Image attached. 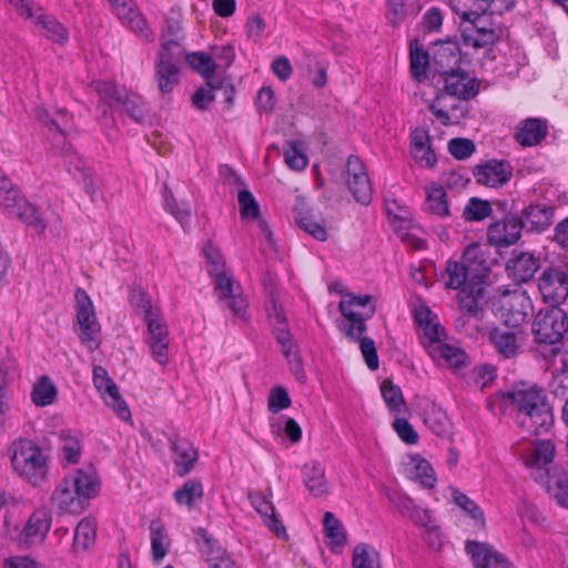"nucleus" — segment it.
<instances>
[{"label":"nucleus","mask_w":568,"mask_h":568,"mask_svg":"<svg viewBox=\"0 0 568 568\" xmlns=\"http://www.w3.org/2000/svg\"><path fill=\"white\" fill-rule=\"evenodd\" d=\"M494 403L499 406L503 414H514L519 427L528 434H542L554 423L552 410L546 395L536 386H515L509 392L498 393Z\"/></svg>","instance_id":"nucleus-1"},{"label":"nucleus","mask_w":568,"mask_h":568,"mask_svg":"<svg viewBox=\"0 0 568 568\" xmlns=\"http://www.w3.org/2000/svg\"><path fill=\"white\" fill-rule=\"evenodd\" d=\"M100 478L92 467L68 474L52 494L53 504L64 513L80 514L100 491Z\"/></svg>","instance_id":"nucleus-2"},{"label":"nucleus","mask_w":568,"mask_h":568,"mask_svg":"<svg viewBox=\"0 0 568 568\" xmlns=\"http://www.w3.org/2000/svg\"><path fill=\"white\" fill-rule=\"evenodd\" d=\"M10 459L13 470L31 485H39L48 477L49 456L30 439L13 442L10 447Z\"/></svg>","instance_id":"nucleus-3"},{"label":"nucleus","mask_w":568,"mask_h":568,"mask_svg":"<svg viewBox=\"0 0 568 568\" xmlns=\"http://www.w3.org/2000/svg\"><path fill=\"white\" fill-rule=\"evenodd\" d=\"M0 206L9 217L19 219L38 233L44 232L47 224L41 213L28 202L11 180H0Z\"/></svg>","instance_id":"nucleus-4"},{"label":"nucleus","mask_w":568,"mask_h":568,"mask_svg":"<svg viewBox=\"0 0 568 568\" xmlns=\"http://www.w3.org/2000/svg\"><path fill=\"white\" fill-rule=\"evenodd\" d=\"M339 311L346 322L341 325V329L353 342H356L366 331V320L375 313L372 303V296L346 294L339 302Z\"/></svg>","instance_id":"nucleus-5"},{"label":"nucleus","mask_w":568,"mask_h":568,"mask_svg":"<svg viewBox=\"0 0 568 568\" xmlns=\"http://www.w3.org/2000/svg\"><path fill=\"white\" fill-rule=\"evenodd\" d=\"M497 314L508 327H519L534 315V305L521 287L505 290L494 303Z\"/></svg>","instance_id":"nucleus-6"},{"label":"nucleus","mask_w":568,"mask_h":568,"mask_svg":"<svg viewBox=\"0 0 568 568\" xmlns=\"http://www.w3.org/2000/svg\"><path fill=\"white\" fill-rule=\"evenodd\" d=\"M93 85L100 100L109 108L126 112L136 122L144 119V103L139 94L129 92L109 81H97Z\"/></svg>","instance_id":"nucleus-7"},{"label":"nucleus","mask_w":568,"mask_h":568,"mask_svg":"<svg viewBox=\"0 0 568 568\" xmlns=\"http://www.w3.org/2000/svg\"><path fill=\"white\" fill-rule=\"evenodd\" d=\"M518 454L536 483H540L545 478L547 479L552 468L559 467L558 465H552L556 456V446L549 439L532 440Z\"/></svg>","instance_id":"nucleus-8"},{"label":"nucleus","mask_w":568,"mask_h":568,"mask_svg":"<svg viewBox=\"0 0 568 568\" xmlns=\"http://www.w3.org/2000/svg\"><path fill=\"white\" fill-rule=\"evenodd\" d=\"M462 19L469 24L463 28L464 44L475 49L494 44L505 34L504 29L489 22V16L477 12H463Z\"/></svg>","instance_id":"nucleus-9"},{"label":"nucleus","mask_w":568,"mask_h":568,"mask_svg":"<svg viewBox=\"0 0 568 568\" xmlns=\"http://www.w3.org/2000/svg\"><path fill=\"white\" fill-rule=\"evenodd\" d=\"M77 302V323L80 328V339L90 352L100 346L101 327L97 320L93 303L83 288H78L74 294Z\"/></svg>","instance_id":"nucleus-10"},{"label":"nucleus","mask_w":568,"mask_h":568,"mask_svg":"<svg viewBox=\"0 0 568 568\" xmlns=\"http://www.w3.org/2000/svg\"><path fill=\"white\" fill-rule=\"evenodd\" d=\"M181 48L178 42L163 44L155 65V81L162 93H170L179 82Z\"/></svg>","instance_id":"nucleus-11"},{"label":"nucleus","mask_w":568,"mask_h":568,"mask_svg":"<svg viewBox=\"0 0 568 568\" xmlns=\"http://www.w3.org/2000/svg\"><path fill=\"white\" fill-rule=\"evenodd\" d=\"M210 276L213 278L214 292L217 300L224 302L234 316L246 321L247 302L240 284L234 281L232 274L223 270Z\"/></svg>","instance_id":"nucleus-12"},{"label":"nucleus","mask_w":568,"mask_h":568,"mask_svg":"<svg viewBox=\"0 0 568 568\" xmlns=\"http://www.w3.org/2000/svg\"><path fill=\"white\" fill-rule=\"evenodd\" d=\"M567 316L558 307L541 310L536 315L531 331L539 343L556 344L564 338Z\"/></svg>","instance_id":"nucleus-13"},{"label":"nucleus","mask_w":568,"mask_h":568,"mask_svg":"<svg viewBox=\"0 0 568 568\" xmlns=\"http://www.w3.org/2000/svg\"><path fill=\"white\" fill-rule=\"evenodd\" d=\"M93 384L100 393L105 405L111 408L122 420L131 418V410L120 394L119 387L109 376L106 369L102 366L93 367Z\"/></svg>","instance_id":"nucleus-14"},{"label":"nucleus","mask_w":568,"mask_h":568,"mask_svg":"<svg viewBox=\"0 0 568 568\" xmlns=\"http://www.w3.org/2000/svg\"><path fill=\"white\" fill-rule=\"evenodd\" d=\"M538 288L546 303L556 307L568 297V274L564 270L550 267L545 270L538 282Z\"/></svg>","instance_id":"nucleus-15"},{"label":"nucleus","mask_w":568,"mask_h":568,"mask_svg":"<svg viewBox=\"0 0 568 568\" xmlns=\"http://www.w3.org/2000/svg\"><path fill=\"white\" fill-rule=\"evenodd\" d=\"M114 14L123 26L146 41L153 39V34L141 11L132 0H109Z\"/></svg>","instance_id":"nucleus-16"},{"label":"nucleus","mask_w":568,"mask_h":568,"mask_svg":"<svg viewBox=\"0 0 568 568\" xmlns=\"http://www.w3.org/2000/svg\"><path fill=\"white\" fill-rule=\"evenodd\" d=\"M465 550L475 568H513L509 560L487 542L467 540Z\"/></svg>","instance_id":"nucleus-17"},{"label":"nucleus","mask_w":568,"mask_h":568,"mask_svg":"<svg viewBox=\"0 0 568 568\" xmlns=\"http://www.w3.org/2000/svg\"><path fill=\"white\" fill-rule=\"evenodd\" d=\"M460 261L467 266L471 275L470 284L486 285V277L490 271V260L487 256V247L477 243L469 244Z\"/></svg>","instance_id":"nucleus-18"},{"label":"nucleus","mask_w":568,"mask_h":568,"mask_svg":"<svg viewBox=\"0 0 568 568\" xmlns=\"http://www.w3.org/2000/svg\"><path fill=\"white\" fill-rule=\"evenodd\" d=\"M247 498L253 508L262 516L264 525L277 537H286V529L275 513L271 500L272 491L268 495L258 490L248 491Z\"/></svg>","instance_id":"nucleus-19"},{"label":"nucleus","mask_w":568,"mask_h":568,"mask_svg":"<svg viewBox=\"0 0 568 568\" xmlns=\"http://www.w3.org/2000/svg\"><path fill=\"white\" fill-rule=\"evenodd\" d=\"M520 219L511 216L491 224L487 232L488 242L497 247L515 244L523 231Z\"/></svg>","instance_id":"nucleus-20"},{"label":"nucleus","mask_w":568,"mask_h":568,"mask_svg":"<svg viewBox=\"0 0 568 568\" xmlns=\"http://www.w3.org/2000/svg\"><path fill=\"white\" fill-rule=\"evenodd\" d=\"M487 285L470 284L469 288H463L458 293L459 313L470 316L473 320H483L485 310L483 302Z\"/></svg>","instance_id":"nucleus-21"},{"label":"nucleus","mask_w":568,"mask_h":568,"mask_svg":"<svg viewBox=\"0 0 568 568\" xmlns=\"http://www.w3.org/2000/svg\"><path fill=\"white\" fill-rule=\"evenodd\" d=\"M539 267V258L529 252H514L507 262L509 276L520 283L530 281Z\"/></svg>","instance_id":"nucleus-22"},{"label":"nucleus","mask_w":568,"mask_h":568,"mask_svg":"<svg viewBox=\"0 0 568 568\" xmlns=\"http://www.w3.org/2000/svg\"><path fill=\"white\" fill-rule=\"evenodd\" d=\"M444 88L449 95L468 100L478 93L479 82L466 72L453 71L446 74Z\"/></svg>","instance_id":"nucleus-23"},{"label":"nucleus","mask_w":568,"mask_h":568,"mask_svg":"<svg viewBox=\"0 0 568 568\" xmlns=\"http://www.w3.org/2000/svg\"><path fill=\"white\" fill-rule=\"evenodd\" d=\"M554 207L544 203H531L521 212L523 227L529 231L542 232L554 222Z\"/></svg>","instance_id":"nucleus-24"},{"label":"nucleus","mask_w":568,"mask_h":568,"mask_svg":"<svg viewBox=\"0 0 568 568\" xmlns=\"http://www.w3.org/2000/svg\"><path fill=\"white\" fill-rule=\"evenodd\" d=\"M173 463L180 476L189 474L199 459L197 449L185 438H175L171 442Z\"/></svg>","instance_id":"nucleus-25"},{"label":"nucleus","mask_w":568,"mask_h":568,"mask_svg":"<svg viewBox=\"0 0 568 568\" xmlns=\"http://www.w3.org/2000/svg\"><path fill=\"white\" fill-rule=\"evenodd\" d=\"M548 134V123L544 119L529 118L518 125L515 139L521 146H535Z\"/></svg>","instance_id":"nucleus-26"},{"label":"nucleus","mask_w":568,"mask_h":568,"mask_svg":"<svg viewBox=\"0 0 568 568\" xmlns=\"http://www.w3.org/2000/svg\"><path fill=\"white\" fill-rule=\"evenodd\" d=\"M410 152L414 159L425 166H433L436 161V154L430 145L428 130L416 128L410 133Z\"/></svg>","instance_id":"nucleus-27"},{"label":"nucleus","mask_w":568,"mask_h":568,"mask_svg":"<svg viewBox=\"0 0 568 568\" xmlns=\"http://www.w3.org/2000/svg\"><path fill=\"white\" fill-rule=\"evenodd\" d=\"M471 275L467 266L459 260H448L445 270L440 275V282L446 290L462 291L469 288Z\"/></svg>","instance_id":"nucleus-28"},{"label":"nucleus","mask_w":568,"mask_h":568,"mask_svg":"<svg viewBox=\"0 0 568 568\" xmlns=\"http://www.w3.org/2000/svg\"><path fill=\"white\" fill-rule=\"evenodd\" d=\"M539 484L544 486L547 493L564 508H568V474L560 467H554Z\"/></svg>","instance_id":"nucleus-29"},{"label":"nucleus","mask_w":568,"mask_h":568,"mask_svg":"<svg viewBox=\"0 0 568 568\" xmlns=\"http://www.w3.org/2000/svg\"><path fill=\"white\" fill-rule=\"evenodd\" d=\"M303 480L308 491L320 497L328 491L325 469L320 462L306 463L303 467Z\"/></svg>","instance_id":"nucleus-30"},{"label":"nucleus","mask_w":568,"mask_h":568,"mask_svg":"<svg viewBox=\"0 0 568 568\" xmlns=\"http://www.w3.org/2000/svg\"><path fill=\"white\" fill-rule=\"evenodd\" d=\"M426 200L424 209L430 214L438 215L440 217L449 216V206L446 199L445 189L437 182H432L425 189Z\"/></svg>","instance_id":"nucleus-31"},{"label":"nucleus","mask_w":568,"mask_h":568,"mask_svg":"<svg viewBox=\"0 0 568 568\" xmlns=\"http://www.w3.org/2000/svg\"><path fill=\"white\" fill-rule=\"evenodd\" d=\"M33 23L41 27L45 31L44 36L55 43L63 44L69 40L67 28L52 16L44 13L42 9H39Z\"/></svg>","instance_id":"nucleus-32"},{"label":"nucleus","mask_w":568,"mask_h":568,"mask_svg":"<svg viewBox=\"0 0 568 568\" xmlns=\"http://www.w3.org/2000/svg\"><path fill=\"white\" fill-rule=\"evenodd\" d=\"M51 520L45 510H36L29 518L24 529L23 537L27 542L32 544L43 539L49 531Z\"/></svg>","instance_id":"nucleus-33"},{"label":"nucleus","mask_w":568,"mask_h":568,"mask_svg":"<svg viewBox=\"0 0 568 568\" xmlns=\"http://www.w3.org/2000/svg\"><path fill=\"white\" fill-rule=\"evenodd\" d=\"M489 341L496 351L506 358L514 357L518 353L519 344L516 334L501 328H494L489 333Z\"/></svg>","instance_id":"nucleus-34"},{"label":"nucleus","mask_w":568,"mask_h":568,"mask_svg":"<svg viewBox=\"0 0 568 568\" xmlns=\"http://www.w3.org/2000/svg\"><path fill=\"white\" fill-rule=\"evenodd\" d=\"M428 353L435 359H443L445 364L458 368L466 362V353L456 346L440 343L428 346Z\"/></svg>","instance_id":"nucleus-35"},{"label":"nucleus","mask_w":568,"mask_h":568,"mask_svg":"<svg viewBox=\"0 0 568 568\" xmlns=\"http://www.w3.org/2000/svg\"><path fill=\"white\" fill-rule=\"evenodd\" d=\"M204 495V488L200 480L189 479L183 486L175 490L174 500L180 506H185L189 510L201 501Z\"/></svg>","instance_id":"nucleus-36"},{"label":"nucleus","mask_w":568,"mask_h":568,"mask_svg":"<svg viewBox=\"0 0 568 568\" xmlns=\"http://www.w3.org/2000/svg\"><path fill=\"white\" fill-rule=\"evenodd\" d=\"M150 539L152 558L156 564H160L166 556L170 548V539L161 523H151Z\"/></svg>","instance_id":"nucleus-37"},{"label":"nucleus","mask_w":568,"mask_h":568,"mask_svg":"<svg viewBox=\"0 0 568 568\" xmlns=\"http://www.w3.org/2000/svg\"><path fill=\"white\" fill-rule=\"evenodd\" d=\"M473 173L477 178H511L513 168L506 160L490 159L475 165Z\"/></svg>","instance_id":"nucleus-38"},{"label":"nucleus","mask_w":568,"mask_h":568,"mask_svg":"<svg viewBox=\"0 0 568 568\" xmlns=\"http://www.w3.org/2000/svg\"><path fill=\"white\" fill-rule=\"evenodd\" d=\"M97 536V520L94 517H85L75 528L73 546L75 550H87L94 544Z\"/></svg>","instance_id":"nucleus-39"},{"label":"nucleus","mask_w":568,"mask_h":568,"mask_svg":"<svg viewBox=\"0 0 568 568\" xmlns=\"http://www.w3.org/2000/svg\"><path fill=\"white\" fill-rule=\"evenodd\" d=\"M450 495L454 503L475 521L477 527H485L484 511L475 500L470 499L466 494L455 487L450 488Z\"/></svg>","instance_id":"nucleus-40"},{"label":"nucleus","mask_w":568,"mask_h":568,"mask_svg":"<svg viewBox=\"0 0 568 568\" xmlns=\"http://www.w3.org/2000/svg\"><path fill=\"white\" fill-rule=\"evenodd\" d=\"M58 390L48 376L40 377L32 387L31 398L36 406L45 407L57 398Z\"/></svg>","instance_id":"nucleus-41"},{"label":"nucleus","mask_w":568,"mask_h":568,"mask_svg":"<svg viewBox=\"0 0 568 568\" xmlns=\"http://www.w3.org/2000/svg\"><path fill=\"white\" fill-rule=\"evenodd\" d=\"M410 72L414 79L423 81L427 78V70L429 64V54L417 40L410 42Z\"/></svg>","instance_id":"nucleus-42"},{"label":"nucleus","mask_w":568,"mask_h":568,"mask_svg":"<svg viewBox=\"0 0 568 568\" xmlns=\"http://www.w3.org/2000/svg\"><path fill=\"white\" fill-rule=\"evenodd\" d=\"M323 525L325 536L329 539L331 548L333 550H335V547L342 548L346 544L347 537L341 520L337 519L333 513L326 511L324 515Z\"/></svg>","instance_id":"nucleus-43"},{"label":"nucleus","mask_w":568,"mask_h":568,"mask_svg":"<svg viewBox=\"0 0 568 568\" xmlns=\"http://www.w3.org/2000/svg\"><path fill=\"white\" fill-rule=\"evenodd\" d=\"M163 189L164 210L174 216V219L182 225V227H185L191 219L190 206L185 202L178 203L166 184H163Z\"/></svg>","instance_id":"nucleus-44"},{"label":"nucleus","mask_w":568,"mask_h":568,"mask_svg":"<svg viewBox=\"0 0 568 568\" xmlns=\"http://www.w3.org/2000/svg\"><path fill=\"white\" fill-rule=\"evenodd\" d=\"M352 566L353 568H379V554L373 546L361 542L353 550Z\"/></svg>","instance_id":"nucleus-45"},{"label":"nucleus","mask_w":568,"mask_h":568,"mask_svg":"<svg viewBox=\"0 0 568 568\" xmlns=\"http://www.w3.org/2000/svg\"><path fill=\"white\" fill-rule=\"evenodd\" d=\"M61 452L67 464H78L82 456V440L80 436L71 433H62Z\"/></svg>","instance_id":"nucleus-46"},{"label":"nucleus","mask_w":568,"mask_h":568,"mask_svg":"<svg viewBox=\"0 0 568 568\" xmlns=\"http://www.w3.org/2000/svg\"><path fill=\"white\" fill-rule=\"evenodd\" d=\"M383 398L392 413L400 414L406 410V404L398 386L389 381H384L381 385Z\"/></svg>","instance_id":"nucleus-47"},{"label":"nucleus","mask_w":568,"mask_h":568,"mask_svg":"<svg viewBox=\"0 0 568 568\" xmlns=\"http://www.w3.org/2000/svg\"><path fill=\"white\" fill-rule=\"evenodd\" d=\"M412 476L425 488H433L437 478L432 465L424 458L413 457Z\"/></svg>","instance_id":"nucleus-48"},{"label":"nucleus","mask_w":568,"mask_h":568,"mask_svg":"<svg viewBox=\"0 0 568 568\" xmlns=\"http://www.w3.org/2000/svg\"><path fill=\"white\" fill-rule=\"evenodd\" d=\"M200 551L209 568L214 567V564H217L220 559H224V557L230 555L217 540L207 535H203Z\"/></svg>","instance_id":"nucleus-49"},{"label":"nucleus","mask_w":568,"mask_h":568,"mask_svg":"<svg viewBox=\"0 0 568 568\" xmlns=\"http://www.w3.org/2000/svg\"><path fill=\"white\" fill-rule=\"evenodd\" d=\"M186 62L202 77L210 79L216 69L214 59L204 52H192L186 55Z\"/></svg>","instance_id":"nucleus-50"},{"label":"nucleus","mask_w":568,"mask_h":568,"mask_svg":"<svg viewBox=\"0 0 568 568\" xmlns=\"http://www.w3.org/2000/svg\"><path fill=\"white\" fill-rule=\"evenodd\" d=\"M424 422L427 427L437 435L447 432L448 418L446 413L438 406L432 405L424 414Z\"/></svg>","instance_id":"nucleus-51"},{"label":"nucleus","mask_w":568,"mask_h":568,"mask_svg":"<svg viewBox=\"0 0 568 568\" xmlns=\"http://www.w3.org/2000/svg\"><path fill=\"white\" fill-rule=\"evenodd\" d=\"M240 214L242 219L257 220L260 217V204L248 190H242L237 194Z\"/></svg>","instance_id":"nucleus-52"},{"label":"nucleus","mask_w":568,"mask_h":568,"mask_svg":"<svg viewBox=\"0 0 568 568\" xmlns=\"http://www.w3.org/2000/svg\"><path fill=\"white\" fill-rule=\"evenodd\" d=\"M284 160L288 168L301 171L307 165V156L300 142H290L284 153Z\"/></svg>","instance_id":"nucleus-53"},{"label":"nucleus","mask_w":568,"mask_h":568,"mask_svg":"<svg viewBox=\"0 0 568 568\" xmlns=\"http://www.w3.org/2000/svg\"><path fill=\"white\" fill-rule=\"evenodd\" d=\"M491 213V206L487 201L471 197L464 209L466 221H481Z\"/></svg>","instance_id":"nucleus-54"},{"label":"nucleus","mask_w":568,"mask_h":568,"mask_svg":"<svg viewBox=\"0 0 568 568\" xmlns=\"http://www.w3.org/2000/svg\"><path fill=\"white\" fill-rule=\"evenodd\" d=\"M407 518L414 521V524L426 528L430 538L435 537L438 542L440 541L439 532L434 525L429 510L416 505Z\"/></svg>","instance_id":"nucleus-55"},{"label":"nucleus","mask_w":568,"mask_h":568,"mask_svg":"<svg viewBox=\"0 0 568 568\" xmlns=\"http://www.w3.org/2000/svg\"><path fill=\"white\" fill-rule=\"evenodd\" d=\"M295 222L303 231L311 234L315 240L322 242L327 240L326 229L311 217L303 215L302 213H297L295 215Z\"/></svg>","instance_id":"nucleus-56"},{"label":"nucleus","mask_w":568,"mask_h":568,"mask_svg":"<svg viewBox=\"0 0 568 568\" xmlns=\"http://www.w3.org/2000/svg\"><path fill=\"white\" fill-rule=\"evenodd\" d=\"M203 254L206 260V268L210 275L226 270L222 254L211 242H207L204 245Z\"/></svg>","instance_id":"nucleus-57"},{"label":"nucleus","mask_w":568,"mask_h":568,"mask_svg":"<svg viewBox=\"0 0 568 568\" xmlns=\"http://www.w3.org/2000/svg\"><path fill=\"white\" fill-rule=\"evenodd\" d=\"M348 189L355 200L362 204H369L373 199L371 180H348Z\"/></svg>","instance_id":"nucleus-58"},{"label":"nucleus","mask_w":568,"mask_h":568,"mask_svg":"<svg viewBox=\"0 0 568 568\" xmlns=\"http://www.w3.org/2000/svg\"><path fill=\"white\" fill-rule=\"evenodd\" d=\"M475 150L476 148L474 142L468 139L455 138L448 142L449 153L458 160H465L469 158L475 152Z\"/></svg>","instance_id":"nucleus-59"},{"label":"nucleus","mask_w":568,"mask_h":568,"mask_svg":"<svg viewBox=\"0 0 568 568\" xmlns=\"http://www.w3.org/2000/svg\"><path fill=\"white\" fill-rule=\"evenodd\" d=\"M292 405V400L286 389L282 386L274 387L268 395V409L272 413H278Z\"/></svg>","instance_id":"nucleus-60"},{"label":"nucleus","mask_w":568,"mask_h":568,"mask_svg":"<svg viewBox=\"0 0 568 568\" xmlns=\"http://www.w3.org/2000/svg\"><path fill=\"white\" fill-rule=\"evenodd\" d=\"M357 341H359L361 353L365 359L367 367L371 371H376L379 366V362L374 341L369 337L362 336Z\"/></svg>","instance_id":"nucleus-61"},{"label":"nucleus","mask_w":568,"mask_h":568,"mask_svg":"<svg viewBox=\"0 0 568 568\" xmlns=\"http://www.w3.org/2000/svg\"><path fill=\"white\" fill-rule=\"evenodd\" d=\"M439 106H442L448 114L453 115L456 123L459 122V119L464 115V108L457 102L456 98L449 95L448 93L438 94L434 99Z\"/></svg>","instance_id":"nucleus-62"},{"label":"nucleus","mask_w":568,"mask_h":568,"mask_svg":"<svg viewBox=\"0 0 568 568\" xmlns=\"http://www.w3.org/2000/svg\"><path fill=\"white\" fill-rule=\"evenodd\" d=\"M393 427L404 443L408 445L417 444L418 434L406 418L396 417L393 423Z\"/></svg>","instance_id":"nucleus-63"},{"label":"nucleus","mask_w":568,"mask_h":568,"mask_svg":"<svg viewBox=\"0 0 568 568\" xmlns=\"http://www.w3.org/2000/svg\"><path fill=\"white\" fill-rule=\"evenodd\" d=\"M266 30V22L260 14H253L248 17L245 31L250 39L254 42L261 41Z\"/></svg>","instance_id":"nucleus-64"}]
</instances>
